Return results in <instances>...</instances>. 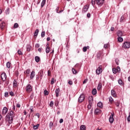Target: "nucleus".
<instances>
[{
	"label": "nucleus",
	"mask_w": 130,
	"mask_h": 130,
	"mask_svg": "<svg viewBox=\"0 0 130 130\" xmlns=\"http://www.w3.org/2000/svg\"><path fill=\"white\" fill-rule=\"evenodd\" d=\"M15 117V113L13 111H10V113H8L6 116L5 120L8 121L9 123H13V118Z\"/></svg>",
	"instance_id": "1"
},
{
	"label": "nucleus",
	"mask_w": 130,
	"mask_h": 130,
	"mask_svg": "<svg viewBox=\"0 0 130 130\" xmlns=\"http://www.w3.org/2000/svg\"><path fill=\"white\" fill-rule=\"evenodd\" d=\"M85 100V95L84 94H81L79 99H78V102L80 103L83 102Z\"/></svg>",
	"instance_id": "2"
},
{
	"label": "nucleus",
	"mask_w": 130,
	"mask_h": 130,
	"mask_svg": "<svg viewBox=\"0 0 130 130\" xmlns=\"http://www.w3.org/2000/svg\"><path fill=\"white\" fill-rule=\"evenodd\" d=\"M123 48H129L130 47V42H125L123 43V45H122Z\"/></svg>",
	"instance_id": "3"
},
{
	"label": "nucleus",
	"mask_w": 130,
	"mask_h": 130,
	"mask_svg": "<svg viewBox=\"0 0 130 130\" xmlns=\"http://www.w3.org/2000/svg\"><path fill=\"white\" fill-rule=\"evenodd\" d=\"M115 114L114 112H113L111 113V115L110 116L109 118V122L110 123H113V121H114V119L113 118V117L114 116Z\"/></svg>",
	"instance_id": "4"
},
{
	"label": "nucleus",
	"mask_w": 130,
	"mask_h": 130,
	"mask_svg": "<svg viewBox=\"0 0 130 130\" xmlns=\"http://www.w3.org/2000/svg\"><path fill=\"white\" fill-rule=\"evenodd\" d=\"M95 72L96 75H100V74L102 73V66H99V68L96 70Z\"/></svg>",
	"instance_id": "5"
},
{
	"label": "nucleus",
	"mask_w": 130,
	"mask_h": 130,
	"mask_svg": "<svg viewBox=\"0 0 130 130\" xmlns=\"http://www.w3.org/2000/svg\"><path fill=\"white\" fill-rule=\"evenodd\" d=\"M1 79L3 82H5L7 80V74L5 73H2L1 74Z\"/></svg>",
	"instance_id": "6"
},
{
	"label": "nucleus",
	"mask_w": 130,
	"mask_h": 130,
	"mask_svg": "<svg viewBox=\"0 0 130 130\" xmlns=\"http://www.w3.org/2000/svg\"><path fill=\"white\" fill-rule=\"evenodd\" d=\"M8 109L7 107H5L2 111V114L3 115H5L8 113Z\"/></svg>",
	"instance_id": "7"
},
{
	"label": "nucleus",
	"mask_w": 130,
	"mask_h": 130,
	"mask_svg": "<svg viewBox=\"0 0 130 130\" xmlns=\"http://www.w3.org/2000/svg\"><path fill=\"white\" fill-rule=\"evenodd\" d=\"M89 10V6L88 5H85L84 6L83 10H82V13H86Z\"/></svg>",
	"instance_id": "8"
},
{
	"label": "nucleus",
	"mask_w": 130,
	"mask_h": 130,
	"mask_svg": "<svg viewBox=\"0 0 130 130\" xmlns=\"http://www.w3.org/2000/svg\"><path fill=\"white\" fill-rule=\"evenodd\" d=\"M26 91L27 92H31L32 91V86H31V85L28 84L27 85Z\"/></svg>",
	"instance_id": "9"
},
{
	"label": "nucleus",
	"mask_w": 130,
	"mask_h": 130,
	"mask_svg": "<svg viewBox=\"0 0 130 130\" xmlns=\"http://www.w3.org/2000/svg\"><path fill=\"white\" fill-rule=\"evenodd\" d=\"M96 3L99 6H102L104 3V0H96Z\"/></svg>",
	"instance_id": "10"
},
{
	"label": "nucleus",
	"mask_w": 130,
	"mask_h": 130,
	"mask_svg": "<svg viewBox=\"0 0 130 130\" xmlns=\"http://www.w3.org/2000/svg\"><path fill=\"white\" fill-rule=\"evenodd\" d=\"M117 35L118 37H121L123 35V32L121 30H118L117 32Z\"/></svg>",
	"instance_id": "11"
},
{
	"label": "nucleus",
	"mask_w": 130,
	"mask_h": 130,
	"mask_svg": "<svg viewBox=\"0 0 130 130\" xmlns=\"http://www.w3.org/2000/svg\"><path fill=\"white\" fill-rule=\"evenodd\" d=\"M89 104H93V96H89L88 98Z\"/></svg>",
	"instance_id": "12"
},
{
	"label": "nucleus",
	"mask_w": 130,
	"mask_h": 130,
	"mask_svg": "<svg viewBox=\"0 0 130 130\" xmlns=\"http://www.w3.org/2000/svg\"><path fill=\"white\" fill-rule=\"evenodd\" d=\"M59 92H60V89L58 88L55 90L56 97H58L59 96Z\"/></svg>",
	"instance_id": "13"
},
{
	"label": "nucleus",
	"mask_w": 130,
	"mask_h": 130,
	"mask_svg": "<svg viewBox=\"0 0 130 130\" xmlns=\"http://www.w3.org/2000/svg\"><path fill=\"white\" fill-rule=\"evenodd\" d=\"M47 47L46 48V53H49L50 52V47L48 46V44L46 45Z\"/></svg>",
	"instance_id": "14"
},
{
	"label": "nucleus",
	"mask_w": 130,
	"mask_h": 130,
	"mask_svg": "<svg viewBox=\"0 0 130 130\" xmlns=\"http://www.w3.org/2000/svg\"><path fill=\"white\" fill-rule=\"evenodd\" d=\"M111 95L113 97H116V92H115V90L113 89L111 90Z\"/></svg>",
	"instance_id": "15"
},
{
	"label": "nucleus",
	"mask_w": 130,
	"mask_h": 130,
	"mask_svg": "<svg viewBox=\"0 0 130 130\" xmlns=\"http://www.w3.org/2000/svg\"><path fill=\"white\" fill-rule=\"evenodd\" d=\"M115 105L117 106V107H119V105L120 104V102L119 101H115L114 102Z\"/></svg>",
	"instance_id": "16"
},
{
	"label": "nucleus",
	"mask_w": 130,
	"mask_h": 130,
	"mask_svg": "<svg viewBox=\"0 0 130 130\" xmlns=\"http://www.w3.org/2000/svg\"><path fill=\"white\" fill-rule=\"evenodd\" d=\"M32 48V47L30 45H27L26 46V50L27 51H30Z\"/></svg>",
	"instance_id": "17"
},
{
	"label": "nucleus",
	"mask_w": 130,
	"mask_h": 130,
	"mask_svg": "<svg viewBox=\"0 0 130 130\" xmlns=\"http://www.w3.org/2000/svg\"><path fill=\"white\" fill-rule=\"evenodd\" d=\"M5 26H6V23L5 22H3L1 24H0V27L2 29H4L5 28Z\"/></svg>",
	"instance_id": "18"
},
{
	"label": "nucleus",
	"mask_w": 130,
	"mask_h": 130,
	"mask_svg": "<svg viewBox=\"0 0 130 130\" xmlns=\"http://www.w3.org/2000/svg\"><path fill=\"white\" fill-rule=\"evenodd\" d=\"M118 84H119V85H120V86H123L124 84H123V82H122V80H121V79H119Z\"/></svg>",
	"instance_id": "19"
},
{
	"label": "nucleus",
	"mask_w": 130,
	"mask_h": 130,
	"mask_svg": "<svg viewBox=\"0 0 130 130\" xmlns=\"http://www.w3.org/2000/svg\"><path fill=\"white\" fill-rule=\"evenodd\" d=\"M35 77V72L32 71L30 74V79H33Z\"/></svg>",
	"instance_id": "20"
},
{
	"label": "nucleus",
	"mask_w": 130,
	"mask_h": 130,
	"mask_svg": "<svg viewBox=\"0 0 130 130\" xmlns=\"http://www.w3.org/2000/svg\"><path fill=\"white\" fill-rule=\"evenodd\" d=\"M89 48H90V47H89V46L84 47L83 48V52H86V51H87V49H89Z\"/></svg>",
	"instance_id": "21"
},
{
	"label": "nucleus",
	"mask_w": 130,
	"mask_h": 130,
	"mask_svg": "<svg viewBox=\"0 0 130 130\" xmlns=\"http://www.w3.org/2000/svg\"><path fill=\"white\" fill-rule=\"evenodd\" d=\"M80 130H86V126L85 125H82L80 127Z\"/></svg>",
	"instance_id": "22"
},
{
	"label": "nucleus",
	"mask_w": 130,
	"mask_h": 130,
	"mask_svg": "<svg viewBox=\"0 0 130 130\" xmlns=\"http://www.w3.org/2000/svg\"><path fill=\"white\" fill-rule=\"evenodd\" d=\"M101 112V110H100V109H96L94 111V113H95V114H98V113H100Z\"/></svg>",
	"instance_id": "23"
},
{
	"label": "nucleus",
	"mask_w": 130,
	"mask_h": 130,
	"mask_svg": "<svg viewBox=\"0 0 130 130\" xmlns=\"http://www.w3.org/2000/svg\"><path fill=\"white\" fill-rule=\"evenodd\" d=\"M97 105L100 107V108H102V107H103V105H102V103L101 102H99Z\"/></svg>",
	"instance_id": "24"
},
{
	"label": "nucleus",
	"mask_w": 130,
	"mask_h": 130,
	"mask_svg": "<svg viewBox=\"0 0 130 130\" xmlns=\"http://www.w3.org/2000/svg\"><path fill=\"white\" fill-rule=\"evenodd\" d=\"M92 95H96L97 94V90L95 88L93 89L92 91Z\"/></svg>",
	"instance_id": "25"
},
{
	"label": "nucleus",
	"mask_w": 130,
	"mask_h": 130,
	"mask_svg": "<svg viewBox=\"0 0 130 130\" xmlns=\"http://www.w3.org/2000/svg\"><path fill=\"white\" fill-rule=\"evenodd\" d=\"M38 33H39V30L38 29H36L35 32H34V36H37L38 35Z\"/></svg>",
	"instance_id": "26"
},
{
	"label": "nucleus",
	"mask_w": 130,
	"mask_h": 130,
	"mask_svg": "<svg viewBox=\"0 0 130 130\" xmlns=\"http://www.w3.org/2000/svg\"><path fill=\"white\" fill-rule=\"evenodd\" d=\"M102 88V83H99L98 86V90L99 91L100 89Z\"/></svg>",
	"instance_id": "27"
},
{
	"label": "nucleus",
	"mask_w": 130,
	"mask_h": 130,
	"mask_svg": "<svg viewBox=\"0 0 130 130\" xmlns=\"http://www.w3.org/2000/svg\"><path fill=\"white\" fill-rule=\"evenodd\" d=\"M117 39L119 42H122L123 41V39L121 37H118Z\"/></svg>",
	"instance_id": "28"
},
{
	"label": "nucleus",
	"mask_w": 130,
	"mask_h": 130,
	"mask_svg": "<svg viewBox=\"0 0 130 130\" xmlns=\"http://www.w3.org/2000/svg\"><path fill=\"white\" fill-rule=\"evenodd\" d=\"M35 59L36 62H39V61L40 60V58L39 57L36 56Z\"/></svg>",
	"instance_id": "29"
},
{
	"label": "nucleus",
	"mask_w": 130,
	"mask_h": 130,
	"mask_svg": "<svg viewBox=\"0 0 130 130\" xmlns=\"http://www.w3.org/2000/svg\"><path fill=\"white\" fill-rule=\"evenodd\" d=\"M46 2V0H43L42 3H41V7L43 8L44 7V5H45V3Z\"/></svg>",
	"instance_id": "30"
},
{
	"label": "nucleus",
	"mask_w": 130,
	"mask_h": 130,
	"mask_svg": "<svg viewBox=\"0 0 130 130\" xmlns=\"http://www.w3.org/2000/svg\"><path fill=\"white\" fill-rule=\"evenodd\" d=\"M72 72L74 75H76V74H78V71L75 70V68H72Z\"/></svg>",
	"instance_id": "31"
},
{
	"label": "nucleus",
	"mask_w": 130,
	"mask_h": 130,
	"mask_svg": "<svg viewBox=\"0 0 130 130\" xmlns=\"http://www.w3.org/2000/svg\"><path fill=\"white\" fill-rule=\"evenodd\" d=\"M13 86L14 87H17V86H18V83H17L16 80H14L13 81Z\"/></svg>",
	"instance_id": "32"
},
{
	"label": "nucleus",
	"mask_w": 130,
	"mask_h": 130,
	"mask_svg": "<svg viewBox=\"0 0 130 130\" xmlns=\"http://www.w3.org/2000/svg\"><path fill=\"white\" fill-rule=\"evenodd\" d=\"M39 75L40 76V77H42V76H43V72L42 71H40L39 72Z\"/></svg>",
	"instance_id": "33"
},
{
	"label": "nucleus",
	"mask_w": 130,
	"mask_h": 130,
	"mask_svg": "<svg viewBox=\"0 0 130 130\" xmlns=\"http://www.w3.org/2000/svg\"><path fill=\"white\" fill-rule=\"evenodd\" d=\"M6 66L8 69H10L11 68V62H8L6 64Z\"/></svg>",
	"instance_id": "34"
},
{
	"label": "nucleus",
	"mask_w": 130,
	"mask_h": 130,
	"mask_svg": "<svg viewBox=\"0 0 130 130\" xmlns=\"http://www.w3.org/2000/svg\"><path fill=\"white\" fill-rule=\"evenodd\" d=\"M112 71L113 74H116V73H117V70L115 68H113Z\"/></svg>",
	"instance_id": "35"
},
{
	"label": "nucleus",
	"mask_w": 130,
	"mask_h": 130,
	"mask_svg": "<svg viewBox=\"0 0 130 130\" xmlns=\"http://www.w3.org/2000/svg\"><path fill=\"white\" fill-rule=\"evenodd\" d=\"M39 127V124H37L36 125L34 126V129H37Z\"/></svg>",
	"instance_id": "36"
},
{
	"label": "nucleus",
	"mask_w": 130,
	"mask_h": 130,
	"mask_svg": "<svg viewBox=\"0 0 130 130\" xmlns=\"http://www.w3.org/2000/svg\"><path fill=\"white\" fill-rule=\"evenodd\" d=\"M6 15H9V14H10V9H7V10H6Z\"/></svg>",
	"instance_id": "37"
},
{
	"label": "nucleus",
	"mask_w": 130,
	"mask_h": 130,
	"mask_svg": "<svg viewBox=\"0 0 130 130\" xmlns=\"http://www.w3.org/2000/svg\"><path fill=\"white\" fill-rule=\"evenodd\" d=\"M19 27V24L17 23H16L14 25V28H17Z\"/></svg>",
	"instance_id": "38"
},
{
	"label": "nucleus",
	"mask_w": 130,
	"mask_h": 130,
	"mask_svg": "<svg viewBox=\"0 0 130 130\" xmlns=\"http://www.w3.org/2000/svg\"><path fill=\"white\" fill-rule=\"evenodd\" d=\"M96 0H91V5L92 6H95V4H96Z\"/></svg>",
	"instance_id": "39"
},
{
	"label": "nucleus",
	"mask_w": 130,
	"mask_h": 130,
	"mask_svg": "<svg viewBox=\"0 0 130 130\" xmlns=\"http://www.w3.org/2000/svg\"><path fill=\"white\" fill-rule=\"evenodd\" d=\"M52 126H53V122H52V121H51L49 123L50 128H51V127H52Z\"/></svg>",
	"instance_id": "40"
},
{
	"label": "nucleus",
	"mask_w": 130,
	"mask_h": 130,
	"mask_svg": "<svg viewBox=\"0 0 130 130\" xmlns=\"http://www.w3.org/2000/svg\"><path fill=\"white\" fill-rule=\"evenodd\" d=\"M109 102H110L111 103H112V102H113V99H112L111 96L109 98Z\"/></svg>",
	"instance_id": "41"
},
{
	"label": "nucleus",
	"mask_w": 130,
	"mask_h": 130,
	"mask_svg": "<svg viewBox=\"0 0 130 130\" xmlns=\"http://www.w3.org/2000/svg\"><path fill=\"white\" fill-rule=\"evenodd\" d=\"M17 53H18V54H19L20 55H23V53L20 50H18L17 51Z\"/></svg>",
	"instance_id": "42"
},
{
	"label": "nucleus",
	"mask_w": 130,
	"mask_h": 130,
	"mask_svg": "<svg viewBox=\"0 0 130 130\" xmlns=\"http://www.w3.org/2000/svg\"><path fill=\"white\" fill-rule=\"evenodd\" d=\"M24 74H27V75H29V74H30V69H27L26 71L24 72Z\"/></svg>",
	"instance_id": "43"
},
{
	"label": "nucleus",
	"mask_w": 130,
	"mask_h": 130,
	"mask_svg": "<svg viewBox=\"0 0 130 130\" xmlns=\"http://www.w3.org/2000/svg\"><path fill=\"white\" fill-rule=\"evenodd\" d=\"M123 20H124V16H122L120 18V21L123 22Z\"/></svg>",
	"instance_id": "44"
},
{
	"label": "nucleus",
	"mask_w": 130,
	"mask_h": 130,
	"mask_svg": "<svg viewBox=\"0 0 130 130\" xmlns=\"http://www.w3.org/2000/svg\"><path fill=\"white\" fill-rule=\"evenodd\" d=\"M45 36V31H42L41 33V37H44Z\"/></svg>",
	"instance_id": "45"
},
{
	"label": "nucleus",
	"mask_w": 130,
	"mask_h": 130,
	"mask_svg": "<svg viewBox=\"0 0 130 130\" xmlns=\"http://www.w3.org/2000/svg\"><path fill=\"white\" fill-rule=\"evenodd\" d=\"M54 84V78H52L51 81V84L53 85Z\"/></svg>",
	"instance_id": "46"
},
{
	"label": "nucleus",
	"mask_w": 130,
	"mask_h": 130,
	"mask_svg": "<svg viewBox=\"0 0 130 130\" xmlns=\"http://www.w3.org/2000/svg\"><path fill=\"white\" fill-rule=\"evenodd\" d=\"M44 94L45 95H48V94H49V93L48 92V91L46 90H44Z\"/></svg>",
	"instance_id": "47"
},
{
	"label": "nucleus",
	"mask_w": 130,
	"mask_h": 130,
	"mask_svg": "<svg viewBox=\"0 0 130 130\" xmlns=\"http://www.w3.org/2000/svg\"><path fill=\"white\" fill-rule=\"evenodd\" d=\"M92 107V104H89V105L87 106L88 109H91V108Z\"/></svg>",
	"instance_id": "48"
},
{
	"label": "nucleus",
	"mask_w": 130,
	"mask_h": 130,
	"mask_svg": "<svg viewBox=\"0 0 130 130\" xmlns=\"http://www.w3.org/2000/svg\"><path fill=\"white\" fill-rule=\"evenodd\" d=\"M9 96V92H5V97H8Z\"/></svg>",
	"instance_id": "49"
},
{
	"label": "nucleus",
	"mask_w": 130,
	"mask_h": 130,
	"mask_svg": "<svg viewBox=\"0 0 130 130\" xmlns=\"http://www.w3.org/2000/svg\"><path fill=\"white\" fill-rule=\"evenodd\" d=\"M127 121H130V112H129L128 116L127 118Z\"/></svg>",
	"instance_id": "50"
},
{
	"label": "nucleus",
	"mask_w": 130,
	"mask_h": 130,
	"mask_svg": "<svg viewBox=\"0 0 130 130\" xmlns=\"http://www.w3.org/2000/svg\"><path fill=\"white\" fill-rule=\"evenodd\" d=\"M50 107H52V106H53V101L50 102Z\"/></svg>",
	"instance_id": "51"
},
{
	"label": "nucleus",
	"mask_w": 130,
	"mask_h": 130,
	"mask_svg": "<svg viewBox=\"0 0 130 130\" xmlns=\"http://www.w3.org/2000/svg\"><path fill=\"white\" fill-rule=\"evenodd\" d=\"M87 82H88V79H85L83 82V84H86V83H87Z\"/></svg>",
	"instance_id": "52"
},
{
	"label": "nucleus",
	"mask_w": 130,
	"mask_h": 130,
	"mask_svg": "<svg viewBox=\"0 0 130 130\" xmlns=\"http://www.w3.org/2000/svg\"><path fill=\"white\" fill-rule=\"evenodd\" d=\"M96 56H97L98 59H99L100 58V53H98L97 54Z\"/></svg>",
	"instance_id": "53"
},
{
	"label": "nucleus",
	"mask_w": 130,
	"mask_h": 130,
	"mask_svg": "<svg viewBox=\"0 0 130 130\" xmlns=\"http://www.w3.org/2000/svg\"><path fill=\"white\" fill-rule=\"evenodd\" d=\"M9 94L12 96H14V92L13 91L10 92Z\"/></svg>",
	"instance_id": "54"
},
{
	"label": "nucleus",
	"mask_w": 130,
	"mask_h": 130,
	"mask_svg": "<svg viewBox=\"0 0 130 130\" xmlns=\"http://www.w3.org/2000/svg\"><path fill=\"white\" fill-rule=\"evenodd\" d=\"M68 84L69 85H73V81L70 80L69 82H68Z\"/></svg>",
	"instance_id": "55"
},
{
	"label": "nucleus",
	"mask_w": 130,
	"mask_h": 130,
	"mask_svg": "<svg viewBox=\"0 0 130 130\" xmlns=\"http://www.w3.org/2000/svg\"><path fill=\"white\" fill-rule=\"evenodd\" d=\"M16 107H18V108H20V107H21V105H20V104H17L16 105Z\"/></svg>",
	"instance_id": "56"
},
{
	"label": "nucleus",
	"mask_w": 130,
	"mask_h": 130,
	"mask_svg": "<svg viewBox=\"0 0 130 130\" xmlns=\"http://www.w3.org/2000/svg\"><path fill=\"white\" fill-rule=\"evenodd\" d=\"M35 46L37 47V48H38V47L40 46V45H39V44H36Z\"/></svg>",
	"instance_id": "57"
},
{
	"label": "nucleus",
	"mask_w": 130,
	"mask_h": 130,
	"mask_svg": "<svg viewBox=\"0 0 130 130\" xmlns=\"http://www.w3.org/2000/svg\"><path fill=\"white\" fill-rule=\"evenodd\" d=\"M63 122V119H60L59 120V123H62Z\"/></svg>",
	"instance_id": "58"
},
{
	"label": "nucleus",
	"mask_w": 130,
	"mask_h": 130,
	"mask_svg": "<svg viewBox=\"0 0 130 130\" xmlns=\"http://www.w3.org/2000/svg\"><path fill=\"white\" fill-rule=\"evenodd\" d=\"M59 9V8H58V7H57L56 8V13H58V9Z\"/></svg>",
	"instance_id": "59"
},
{
	"label": "nucleus",
	"mask_w": 130,
	"mask_h": 130,
	"mask_svg": "<svg viewBox=\"0 0 130 130\" xmlns=\"http://www.w3.org/2000/svg\"><path fill=\"white\" fill-rule=\"evenodd\" d=\"M110 79L112 80V81H114V78L112 77V76H110Z\"/></svg>",
	"instance_id": "60"
},
{
	"label": "nucleus",
	"mask_w": 130,
	"mask_h": 130,
	"mask_svg": "<svg viewBox=\"0 0 130 130\" xmlns=\"http://www.w3.org/2000/svg\"><path fill=\"white\" fill-rule=\"evenodd\" d=\"M51 72L50 70H48V76H50V74H51Z\"/></svg>",
	"instance_id": "61"
},
{
	"label": "nucleus",
	"mask_w": 130,
	"mask_h": 130,
	"mask_svg": "<svg viewBox=\"0 0 130 130\" xmlns=\"http://www.w3.org/2000/svg\"><path fill=\"white\" fill-rule=\"evenodd\" d=\"M119 71H120V68L119 67H118L117 68V72H119Z\"/></svg>",
	"instance_id": "62"
},
{
	"label": "nucleus",
	"mask_w": 130,
	"mask_h": 130,
	"mask_svg": "<svg viewBox=\"0 0 130 130\" xmlns=\"http://www.w3.org/2000/svg\"><path fill=\"white\" fill-rule=\"evenodd\" d=\"M104 48L106 49L107 48V44H105L104 46Z\"/></svg>",
	"instance_id": "63"
},
{
	"label": "nucleus",
	"mask_w": 130,
	"mask_h": 130,
	"mask_svg": "<svg viewBox=\"0 0 130 130\" xmlns=\"http://www.w3.org/2000/svg\"><path fill=\"white\" fill-rule=\"evenodd\" d=\"M47 41H50V37H48L47 38Z\"/></svg>",
	"instance_id": "64"
}]
</instances>
